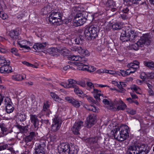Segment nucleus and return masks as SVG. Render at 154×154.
I'll return each instance as SVG.
<instances>
[{
    "label": "nucleus",
    "mask_w": 154,
    "mask_h": 154,
    "mask_svg": "<svg viewBox=\"0 0 154 154\" xmlns=\"http://www.w3.org/2000/svg\"><path fill=\"white\" fill-rule=\"evenodd\" d=\"M68 83L66 86V88H69L74 87V84L77 83V82L73 79H70L68 80Z\"/></svg>",
    "instance_id": "33"
},
{
    "label": "nucleus",
    "mask_w": 154,
    "mask_h": 154,
    "mask_svg": "<svg viewBox=\"0 0 154 154\" xmlns=\"http://www.w3.org/2000/svg\"><path fill=\"white\" fill-rule=\"evenodd\" d=\"M62 15L60 12H53L49 16L50 22L54 25L60 24Z\"/></svg>",
    "instance_id": "5"
},
{
    "label": "nucleus",
    "mask_w": 154,
    "mask_h": 154,
    "mask_svg": "<svg viewBox=\"0 0 154 154\" xmlns=\"http://www.w3.org/2000/svg\"><path fill=\"white\" fill-rule=\"evenodd\" d=\"M62 123L61 119L58 117H55L53 120V124L51 125V130L56 132L59 129Z\"/></svg>",
    "instance_id": "8"
},
{
    "label": "nucleus",
    "mask_w": 154,
    "mask_h": 154,
    "mask_svg": "<svg viewBox=\"0 0 154 154\" xmlns=\"http://www.w3.org/2000/svg\"><path fill=\"white\" fill-rule=\"evenodd\" d=\"M138 154H147L149 151V148L146 144L143 143H136Z\"/></svg>",
    "instance_id": "7"
},
{
    "label": "nucleus",
    "mask_w": 154,
    "mask_h": 154,
    "mask_svg": "<svg viewBox=\"0 0 154 154\" xmlns=\"http://www.w3.org/2000/svg\"><path fill=\"white\" fill-rule=\"evenodd\" d=\"M18 32L15 30H11L9 33V35L14 40H16L18 38Z\"/></svg>",
    "instance_id": "23"
},
{
    "label": "nucleus",
    "mask_w": 154,
    "mask_h": 154,
    "mask_svg": "<svg viewBox=\"0 0 154 154\" xmlns=\"http://www.w3.org/2000/svg\"><path fill=\"white\" fill-rule=\"evenodd\" d=\"M75 51H77L79 54L84 56H88L89 53L88 51L85 48L81 47H77L75 49Z\"/></svg>",
    "instance_id": "21"
},
{
    "label": "nucleus",
    "mask_w": 154,
    "mask_h": 154,
    "mask_svg": "<svg viewBox=\"0 0 154 154\" xmlns=\"http://www.w3.org/2000/svg\"><path fill=\"white\" fill-rule=\"evenodd\" d=\"M11 52L16 56H19V54L17 52V50L15 48H13L11 49Z\"/></svg>",
    "instance_id": "54"
},
{
    "label": "nucleus",
    "mask_w": 154,
    "mask_h": 154,
    "mask_svg": "<svg viewBox=\"0 0 154 154\" xmlns=\"http://www.w3.org/2000/svg\"><path fill=\"white\" fill-rule=\"evenodd\" d=\"M69 154H77L78 150L73 146H71L69 148Z\"/></svg>",
    "instance_id": "41"
},
{
    "label": "nucleus",
    "mask_w": 154,
    "mask_h": 154,
    "mask_svg": "<svg viewBox=\"0 0 154 154\" xmlns=\"http://www.w3.org/2000/svg\"><path fill=\"white\" fill-rule=\"evenodd\" d=\"M29 43V42L26 40L18 42V44L21 48H24L28 50L30 49V48L27 46V45Z\"/></svg>",
    "instance_id": "25"
},
{
    "label": "nucleus",
    "mask_w": 154,
    "mask_h": 154,
    "mask_svg": "<svg viewBox=\"0 0 154 154\" xmlns=\"http://www.w3.org/2000/svg\"><path fill=\"white\" fill-rule=\"evenodd\" d=\"M0 128L3 133L7 131V128H6L5 125L3 123H0Z\"/></svg>",
    "instance_id": "48"
},
{
    "label": "nucleus",
    "mask_w": 154,
    "mask_h": 154,
    "mask_svg": "<svg viewBox=\"0 0 154 154\" xmlns=\"http://www.w3.org/2000/svg\"><path fill=\"white\" fill-rule=\"evenodd\" d=\"M130 69H127L126 71H125L124 70H120V74L121 75L123 76H126L127 75H129V72H128L127 71L128 70H130Z\"/></svg>",
    "instance_id": "45"
},
{
    "label": "nucleus",
    "mask_w": 154,
    "mask_h": 154,
    "mask_svg": "<svg viewBox=\"0 0 154 154\" xmlns=\"http://www.w3.org/2000/svg\"><path fill=\"white\" fill-rule=\"evenodd\" d=\"M48 52L50 54L54 56L58 53V49L55 48H51L48 50Z\"/></svg>",
    "instance_id": "32"
},
{
    "label": "nucleus",
    "mask_w": 154,
    "mask_h": 154,
    "mask_svg": "<svg viewBox=\"0 0 154 154\" xmlns=\"http://www.w3.org/2000/svg\"><path fill=\"white\" fill-rule=\"evenodd\" d=\"M85 13V12L83 14ZM87 15L80 13L76 14L74 20V23L77 26H80L83 25L87 20Z\"/></svg>",
    "instance_id": "6"
},
{
    "label": "nucleus",
    "mask_w": 154,
    "mask_h": 154,
    "mask_svg": "<svg viewBox=\"0 0 154 154\" xmlns=\"http://www.w3.org/2000/svg\"><path fill=\"white\" fill-rule=\"evenodd\" d=\"M126 86V85L124 82H120L118 84H117V87L120 90V92H123L125 91V89L124 88V87H125Z\"/></svg>",
    "instance_id": "34"
},
{
    "label": "nucleus",
    "mask_w": 154,
    "mask_h": 154,
    "mask_svg": "<svg viewBox=\"0 0 154 154\" xmlns=\"http://www.w3.org/2000/svg\"><path fill=\"white\" fill-rule=\"evenodd\" d=\"M0 17L3 20L6 19L8 17V16L3 11L0 12Z\"/></svg>",
    "instance_id": "53"
},
{
    "label": "nucleus",
    "mask_w": 154,
    "mask_h": 154,
    "mask_svg": "<svg viewBox=\"0 0 154 154\" xmlns=\"http://www.w3.org/2000/svg\"><path fill=\"white\" fill-rule=\"evenodd\" d=\"M129 128L126 125H122L120 128H116L112 130L111 134L115 139L122 141L125 140L128 136Z\"/></svg>",
    "instance_id": "1"
},
{
    "label": "nucleus",
    "mask_w": 154,
    "mask_h": 154,
    "mask_svg": "<svg viewBox=\"0 0 154 154\" xmlns=\"http://www.w3.org/2000/svg\"><path fill=\"white\" fill-rule=\"evenodd\" d=\"M6 149L7 150H10V152L8 154H12L14 153V151L13 149L10 146H8L7 144L0 145V151Z\"/></svg>",
    "instance_id": "24"
},
{
    "label": "nucleus",
    "mask_w": 154,
    "mask_h": 154,
    "mask_svg": "<svg viewBox=\"0 0 154 154\" xmlns=\"http://www.w3.org/2000/svg\"><path fill=\"white\" fill-rule=\"evenodd\" d=\"M76 83L83 87H85V84L84 81H79L77 82Z\"/></svg>",
    "instance_id": "57"
},
{
    "label": "nucleus",
    "mask_w": 154,
    "mask_h": 154,
    "mask_svg": "<svg viewBox=\"0 0 154 154\" xmlns=\"http://www.w3.org/2000/svg\"><path fill=\"white\" fill-rule=\"evenodd\" d=\"M96 118V117L94 115L89 116L85 122L86 126L88 128L91 127L95 123Z\"/></svg>",
    "instance_id": "11"
},
{
    "label": "nucleus",
    "mask_w": 154,
    "mask_h": 154,
    "mask_svg": "<svg viewBox=\"0 0 154 154\" xmlns=\"http://www.w3.org/2000/svg\"><path fill=\"white\" fill-rule=\"evenodd\" d=\"M101 139L100 137H96L88 139V141L90 144H94L97 143L98 140Z\"/></svg>",
    "instance_id": "28"
},
{
    "label": "nucleus",
    "mask_w": 154,
    "mask_h": 154,
    "mask_svg": "<svg viewBox=\"0 0 154 154\" xmlns=\"http://www.w3.org/2000/svg\"><path fill=\"white\" fill-rule=\"evenodd\" d=\"M57 138V136L54 134L51 135L50 137V141L51 142H54L56 141Z\"/></svg>",
    "instance_id": "56"
},
{
    "label": "nucleus",
    "mask_w": 154,
    "mask_h": 154,
    "mask_svg": "<svg viewBox=\"0 0 154 154\" xmlns=\"http://www.w3.org/2000/svg\"><path fill=\"white\" fill-rule=\"evenodd\" d=\"M85 71H88L90 72H93L96 70V68L92 66H88L86 65Z\"/></svg>",
    "instance_id": "47"
},
{
    "label": "nucleus",
    "mask_w": 154,
    "mask_h": 154,
    "mask_svg": "<svg viewBox=\"0 0 154 154\" xmlns=\"http://www.w3.org/2000/svg\"><path fill=\"white\" fill-rule=\"evenodd\" d=\"M18 119L20 122L24 121L26 119V116L23 113H20L18 114Z\"/></svg>",
    "instance_id": "39"
},
{
    "label": "nucleus",
    "mask_w": 154,
    "mask_h": 154,
    "mask_svg": "<svg viewBox=\"0 0 154 154\" xmlns=\"http://www.w3.org/2000/svg\"><path fill=\"white\" fill-rule=\"evenodd\" d=\"M127 66L129 68V69H130V70L131 69H137L139 67V63L137 60H134L132 63H128L127 65Z\"/></svg>",
    "instance_id": "22"
},
{
    "label": "nucleus",
    "mask_w": 154,
    "mask_h": 154,
    "mask_svg": "<svg viewBox=\"0 0 154 154\" xmlns=\"http://www.w3.org/2000/svg\"><path fill=\"white\" fill-rule=\"evenodd\" d=\"M132 89L134 90V91H139L140 90V88L137 86H134L132 88Z\"/></svg>",
    "instance_id": "62"
},
{
    "label": "nucleus",
    "mask_w": 154,
    "mask_h": 154,
    "mask_svg": "<svg viewBox=\"0 0 154 154\" xmlns=\"http://www.w3.org/2000/svg\"><path fill=\"white\" fill-rule=\"evenodd\" d=\"M50 95L52 98L55 101H58L60 103H62L63 100L54 92H51L50 93Z\"/></svg>",
    "instance_id": "29"
},
{
    "label": "nucleus",
    "mask_w": 154,
    "mask_h": 154,
    "mask_svg": "<svg viewBox=\"0 0 154 154\" xmlns=\"http://www.w3.org/2000/svg\"><path fill=\"white\" fill-rule=\"evenodd\" d=\"M36 136V134L34 132L32 131L29 133V134L25 137L24 138V140L26 143V144L29 145V143H28L29 142H31L35 137Z\"/></svg>",
    "instance_id": "18"
},
{
    "label": "nucleus",
    "mask_w": 154,
    "mask_h": 154,
    "mask_svg": "<svg viewBox=\"0 0 154 154\" xmlns=\"http://www.w3.org/2000/svg\"><path fill=\"white\" fill-rule=\"evenodd\" d=\"M126 112L132 115H134L136 113V111L131 108H127L126 109Z\"/></svg>",
    "instance_id": "49"
},
{
    "label": "nucleus",
    "mask_w": 154,
    "mask_h": 154,
    "mask_svg": "<svg viewBox=\"0 0 154 154\" xmlns=\"http://www.w3.org/2000/svg\"><path fill=\"white\" fill-rule=\"evenodd\" d=\"M79 64L77 66V69L79 70H82L83 71H85L86 68V65L83 63H78Z\"/></svg>",
    "instance_id": "43"
},
{
    "label": "nucleus",
    "mask_w": 154,
    "mask_h": 154,
    "mask_svg": "<svg viewBox=\"0 0 154 154\" xmlns=\"http://www.w3.org/2000/svg\"><path fill=\"white\" fill-rule=\"evenodd\" d=\"M74 91L75 94H83V91L77 86L74 88Z\"/></svg>",
    "instance_id": "46"
},
{
    "label": "nucleus",
    "mask_w": 154,
    "mask_h": 154,
    "mask_svg": "<svg viewBox=\"0 0 154 154\" xmlns=\"http://www.w3.org/2000/svg\"><path fill=\"white\" fill-rule=\"evenodd\" d=\"M45 142V140H41L38 143L35 144V149L45 152L46 146Z\"/></svg>",
    "instance_id": "14"
},
{
    "label": "nucleus",
    "mask_w": 154,
    "mask_h": 154,
    "mask_svg": "<svg viewBox=\"0 0 154 154\" xmlns=\"http://www.w3.org/2000/svg\"><path fill=\"white\" fill-rule=\"evenodd\" d=\"M112 27L114 30H118L121 29L122 26L121 24L116 23L113 24Z\"/></svg>",
    "instance_id": "40"
},
{
    "label": "nucleus",
    "mask_w": 154,
    "mask_h": 154,
    "mask_svg": "<svg viewBox=\"0 0 154 154\" xmlns=\"http://www.w3.org/2000/svg\"><path fill=\"white\" fill-rule=\"evenodd\" d=\"M103 103L105 105H106L107 106L110 105L109 102L107 99H104L103 100Z\"/></svg>",
    "instance_id": "58"
},
{
    "label": "nucleus",
    "mask_w": 154,
    "mask_h": 154,
    "mask_svg": "<svg viewBox=\"0 0 154 154\" xmlns=\"http://www.w3.org/2000/svg\"><path fill=\"white\" fill-rule=\"evenodd\" d=\"M30 116L31 122L34 125L35 128L37 130L38 128L39 122L38 116L35 115L31 114Z\"/></svg>",
    "instance_id": "13"
},
{
    "label": "nucleus",
    "mask_w": 154,
    "mask_h": 154,
    "mask_svg": "<svg viewBox=\"0 0 154 154\" xmlns=\"http://www.w3.org/2000/svg\"><path fill=\"white\" fill-rule=\"evenodd\" d=\"M136 33L131 29L126 31H122L121 33L120 40L123 42L128 41H133L136 37Z\"/></svg>",
    "instance_id": "4"
},
{
    "label": "nucleus",
    "mask_w": 154,
    "mask_h": 154,
    "mask_svg": "<svg viewBox=\"0 0 154 154\" xmlns=\"http://www.w3.org/2000/svg\"><path fill=\"white\" fill-rule=\"evenodd\" d=\"M99 31V28L96 25H92L85 29L84 33L86 38L88 40L94 39L97 37Z\"/></svg>",
    "instance_id": "3"
},
{
    "label": "nucleus",
    "mask_w": 154,
    "mask_h": 154,
    "mask_svg": "<svg viewBox=\"0 0 154 154\" xmlns=\"http://www.w3.org/2000/svg\"><path fill=\"white\" fill-rule=\"evenodd\" d=\"M79 57L78 56H71L68 57V58L70 60L79 61Z\"/></svg>",
    "instance_id": "44"
},
{
    "label": "nucleus",
    "mask_w": 154,
    "mask_h": 154,
    "mask_svg": "<svg viewBox=\"0 0 154 154\" xmlns=\"http://www.w3.org/2000/svg\"><path fill=\"white\" fill-rule=\"evenodd\" d=\"M14 107L11 104L8 103L6 106V110L7 113L12 112L14 110Z\"/></svg>",
    "instance_id": "37"
},
{
    "label": "nucleus",
    "mask_w": 154,
    "mask_h": 154,
    "mask_svg": "<svg viewBox=\"0 0 154 154\" xmlns=\"http://www.w3.org/2000/svg\"><path fill=\"white\" fill-rule=\"evenodd\" d=\"M94 97L97 101H100V97L101 96V91L97 89H94Z\"/></svg>",
    "instance_id": "30"
},
{
    "label": "nucleus",
    "mask_w": 154,
    "mask_h": 154,
    "mask_svg": "<svg viewBox=\"0 0 154 154\" xmlns=\"http://www.w3.org/2000/svg\"><path fill=\"white\" fill-rule=\"evenodd\" d=\"M87 86L90 88H92L94 87L93 84L90 82H87Z\"/></svg>",
    "instance_id": "61"
},
{
    "label": "nucleus",
    "mask_w": 154,
    "mask_h": 154,
    "mask_svg": "<svg viewBox=\"0 0 154 154\" xmlns=\"http://www.w3.org/2000/svg\"><path fill=\"white\" fill-rule=\"evenodd\" d=\"M146 85L149 88V89L153 88V85L151 83L150 84L149 83H147Z\"/></svg>",
    "instance_id": "63"
},
{
    "label": "nucleus",
    "mask_w": 154,
    "mask_h": 154,
    "mask_svg": "<svg viewBox=\"0 0 154 154\" xmlns=\"http://www.w3.org/2000/svg\"><path fill=\"white\" fill-rule=\"evenodd\" d=\"M12 79L17 81H20L24 79L23 76L17 74L13 75L12 76Z\"/></svg>",
    "instance_id": "38"
},
{
    "label": "nucleus",
    "mask_w": 154,
    "mask_h": 154,
    "mask_svg": "<svg viewBox=\"0 0 154 154\" xmlns=\"http://www.w3.org/2000/svg\"><path fill=\"white\" fill-rule=\"evenodd\" d=\"M46 46L45 42L42 43H37L34 45L33 48L35 50H38L39 51L43 50Z\"/></svg>",
    "instance_id": "20"
},
{
    "label": "nucleus",
    "mask_w": 154,
    "mask_h": 154,
    "mask_svg": "<svg viewBox=\"0 0 154 154\" xmlns=\"http://www.w3.org/2000/svg\"><path fill=\"white\" fill-rule=\"evenodd\" d=\"M144 63L145 66L154 70V62L149 61V62L145 61Z\"/></svg>",
    "instance_id": "36"
},
{
    "label": "nucleus",
    "mask_w": 154,
    "mask_h": 154,
    "mask_svg": "<svg viewBox=\"0 0 154 154\" xmlns=\"http://www.w3.org/2000/svg\"><path fill=\"white\" fill-rule=\"evenodd\" d=\"M84 37L82 36H79L75 39V42L77 44H82V42L84 41Z\"/></svg>",
    "instance_id": "42"
},
{
    "label": "nucleus",
    "mask_w": 154,
    "mask_h": 154,
    "mask_svg": "<svg viewBox=\"0 0 154 154\" xmlns=\"http://www.w3.org/2000/svg\"><path fill=\"white\" fill-rule=\"evenodd\" d=\"M65 99L69 103H71L74 106L78 108L80 106V103L79 102L70 97H65Z\"/></svg>",
    "instance_id": "16"
},
{
    "label": "nucleus",
    "mask_w": 154,
    "mask_h": 154,
    "mask_svg": "<svg viewBox=\"0 0 154 154\" xmlns=\"http://www.w3.org/2000/svg\"><path fill=\"white\" fill-rule=\"evenodd\" d=\"M151 42V41L149 38V36L147 34H144L141 37L137 43H133L129 46V48L130 49H134L135 50H138L139 47L144 46L145 44L149 45Z\"/></svg>",
    "instance_id": "2"
},
{
    "label": "nucleus",
    "mask_w": 154,
    "mask_h": 154,
    "mask_svg": "<svg viewBox=\"0 0 154 154\" xmlns=\"http://www.w3.org/2000/svg\"><path fill=\"white\" fill-rule=\"evenodd\" d=\"M70 145L66 143H63L60 145V152L62 154H69Z\"/></svg>",
    "instance_id": "12"
},
{
    "label": "nucleus",
    "mask_w": 154,
    "mask_h": 154,
    "mask_svg": "<svg viewBox=\"0 0 154 154\" xmlns=\"http://www.w3.org/2000/svg\"><path fill=\"white\" fill-rule=\"evenodd\" d=\"M80 8L78 6H75L73 7L72 9V12L74 14L77 13L80 11Z\"/></svg>",
    "instance_id": "50"
},
{
    "label": "nucleus",
    "mask_w": 154,
    "mask_h": 154,
    "mask_svg": "<svg viewBox=\"0 0 154 154\" xmlns=\"http://www.w3.org/2000/svg\"><path fill=\"white\" fill-rule=\"evenodd\" d=\"M146 75L145 72H143L141 73L140 77L141 79L144 80L146 78Z\"/></svg>",
    "instance_id": "59"
},
{
    "label": "nucleus",
    "mask_w": 154,
    "mask_h": 154,
    "mask_svg": "<svg viewBox=\"0 0 154 154\" xmlns=\"http://www.w3.org/2000/svg\"><path fill=\"white\" fill-rule=\"evenodd\" d=\"M50 105L48 103V101L44 103L43 109L41 112V113H43L45 114L47 116H49L50 114H51V112L49 108Z\"/></svg>",
    "instance_id": "15"
},
{
    "label": "nucleus",
    "mask_w": 154,
    "mask_h": 154,
    "mask_svg": "<svg viewBox=\"0 0 154 154\" xmlns=\"http://www.w3.org/2000/svg\"><path fill=\"white\" fill-rule=\"evenodd\" d=\"M52 9L51 6L48 5L44 7L41 9V12L43 15L45 14L48 12H50Z\"/></svg>",
    "instance_id": "26"
},
{
    "label": "nucleus",
    "mask_w": 154,
    "mask_h": 154,
    "mask_svg": "<svg viewBox=\"0 0 154 154\" xmlns=\"http://www.w3.org/2000/svg\"><path fill=\"white\" fill-rule=\"evenodd\" d=\"M16 127L19 129L20 131L22 133L26 132L28 131V125H26L24 126H22L19 124H17L15 125Z\"/></svg>",
    "instance_id": "27"
},
{
    "label": "nucleus",
    "mask_w": 154,
    "mask_h": 154,
    "mask_svg": "<svg viewBox=\"0 0 154 154\" xmlns=\"http://www.w3.org/2000/svg\"><path fill=\"white\" fill-rule=\"evenodd\" d=\"M114 104L117 107L116 110L117 111L124 110L127 107L126 104L120 99L115 100L114 102Z\"/></svg>",
    "instance_id": "10"
},
{
    "label": "nucleus",
    "mask_w": 154,
    "mask_h": 154,
    "mask_svg": "<svg viewBox=\"0 0 154 154\" xmlns=\"http://www.w3.org/2000/svg\"><path fill=\"white\" fill-rule=\"evenodd\" d=\"M7 63L5 58L3 57H0V65Z\"/></svg>",
    "instance_id": "55"
},
{
    "label": "nucleus",
    "mask_w": 154,
    "mask_h": 154,
    "mask_svg": "<svg viewBox=\"0 0 154 154\" xmlns=\"http://www.w3.org/2000/svg\"><path fill=\"white\" fill-rule=\"evenodd\" d=\"M12 71L11 67L7 63L2 65L0 68V72L1 73H9Z\"/></svg>",
    "instance_id": "17"
},
{
    "label": "nucleus",
    "mask_w": 154,
    "mask_h": 154,
    "mask_svg": "<svg viewBox=\"0 0 154 154\" xmlns=\"http://www.w3.org/2000/svg\"><path fill=\"white\" fill-rule=\"evenodd\" d=\"M113 2L112 0H108L106 3V6L109 8H112L113 5Z\"/></svg>",
    "instance_id": "52"
},
{
    "label": "nucleus",
    "mask_w": 154,
    "mask_h": 154,
    "mask_svg": "<svg viewBox=\"0 0 154 154\" xmlns=\"http://www.w3.org/2000/svg\"><path fill=\"white\" fill-rule=\"evenodd\" d=\"M79 60V62H78L77 63L84 64V63H85L87 61V59L84 57H80Z\"/></svg>",
    "instance_id": "51"
},
{
    "label": "nucleus",
    "mask_w": 154,
    "mask_h": 154,
    "mask_svg": "<svg viewBox=\"0 0 154 154\" xmlns=\"http://www.w3.org/2000/svg\"><path fill=\"white\" fill-rule=\"evenodd\" d=\"M128 154H138L136 143L133 145L129 146L128 147Z\"/></svg>",
    "instance_id": "19"
},
{
    "label": "nucleus",
    "mask_w": 154,
    "mask_h": 154,
    "mask_svg": "<svg viewBox=\"0 0 154 154\" xmlns=\"http://www.w3.org/2000/svg\"><path fill=\"white\" fill-rule=\"evenodd\" d=\"M58 52L63 56H68L69 54V51L65 48H63L61 49H59Z\"/></svg>",
    "instance_id": "31"
},
{
    "label": "nucleus",
    "mask_w": 154,
    "mask_h": 154,
    "mask_svg": "<svg viewBox=\"0 0 154 154\" xmlns=\"http://www.w3.org/2000/svg\"><path fill=\"white\" fill-rule=\"evenodd\" d=\"M83 126V122L82 121L75 122L72 128V131L75 134H78L79 133V131L81 127Z\"/></svg>",
    "instance_id": "9"
},
{
    "label": "nucleus",
    "mask_w": 154,
    "mask_h": 154,
    "mask_svg": "<svg viewBox=\"0 0 154 154\" xmlns=\"http://www.w3.org/2000/svg\"><path fill=\"white\" fill-rule=\"evenodd\" d=\"M129 9L128 7H126L125 8H124L123 10L122 11L124 13H127L129 11Z\"/></svg>",
    "instance_id": "64"
},
{
    "label": "nucleus",
    "mask_w": 154,
    "mask_h": 154,
    "mask_svg": "<svg viewBox=\"0 0 154 154\" xmlns=\"http://www.w3.org/2000/svg\"><path fill=\"white\" fill-rule=\"evenodd\" d=\"M35 151L34 152V154H45V152H43L42 151H39V150H37L36 149H35Z\"/></svg>",
    "instance_id": "60"
},
{
    "label": "nucleus",
    "mask_w": 154,
    "mask_h": 154,
    "mask_svg": "<svg viewBox=\"0 0 154 154\" xmlns=\"http://www.w3.org/2000/svg\"><path fill=\"white\" fill-rule=\"evenodd\" d=\"M84 107L88 110L92 111L95 112L97 111V109L96 107L91 105H88L85 104L84 105Z\"/></svg>",
    "instance_id": "35"
}]
</instances>
